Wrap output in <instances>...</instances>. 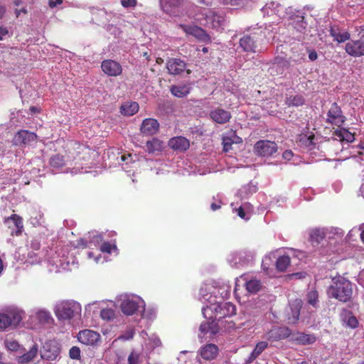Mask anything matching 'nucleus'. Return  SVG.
<instances>
[{"label": "nucleus", "instance_id": "nucleus-8", "mask_svg": "<svg viewBox=\"0 0 364 364\" xmlns=\"http://www.w3.org/2000/svg\"><path fill=\"white\" fill-rule=\"evenodd\" d=\"M345 120L346 117L343 115L341 107L336 102H333L327 113L326 122L339 127Z\"/></svg>", "mask_w": 364, "mask_h": 364}, {"label": "nucleus", "instance_id": "nucleus-62", "mask_svg": "<svg viewBox=\"0 0 364 364\" xmlns=\"http://www.w3.org/2000/svg\"><path fill=\"white\" fill-rule=\"evenodd\" d=\"M360 238H361V240L363 241V242H364V230L362 231V232L360 234Z\"/></svg>", "mask_w": 364, "mask_h": 364}, {"label": "nucleus", "instance_id": "nucleus-7", "mask_svg": "<svg viewBox=\"0 0 364 364\" xmlns=\"http://www.w3.org/2000/svg\"><path fill=\"white\" fill-rule=\"evenodd\" d=\"M259 36L256 32L244 35L240 39V46L245 52L255 53Z\"/></svg>", "mask_w": 364, "mask_h": 364}, {"label": "nucleus", "instance_id": "nucleus-6", "mask_svg": "<svg viewBox=\"0 0 364 364\" xmlns=\"http://www.w3.org/2000/svg\"><path fill=\"white\" fill-rule=\"evenodd\" d=\"M179 27L187 35L195 37L197 40L204 43H210L211 41L210 36L202 28L196 25L179 24Z\"/></svg>", "mask_w": 364, "mask_h": 364}, {"label": "nucleus", "instance_id": "nucleus-46", "mask_svg": "<svg viewBox=\"0 0 364 364\" xmlns=\"http://www.w3.org/2000/svg\"><path fill=\"white\" fill-rule=\"evenodd\" d=\"M300 315V309H296L295 310L292 311V316L289 318V323L294 324L296 323L299 318Z\"/></svg>", "mask_w": 364, "mask_h": 364}, {"label": "nucleus", "instance_id": "nucleus-59", "mask_svg": "<svg viewBox=\"0 0 364 364\" xmlns=\"http://www.w3.org/2000/svg\"><path fill=\"white\" fill-rule=\"evenodd\" d=\"M79 245H82L84 247H87V242L85 241L83 239H81L80 241H79Z\"/></svg>", "mask_w": 364, "mask_h": 364}, {"label": "nucleus", "instance_id": "nucleus-51", "mask_svg": "<svg viewBox=\"0 0 364 364\" xmlns=\"http://www.w3.org/2000/svg\"><path fill=\"white\" fill-rule=\"evenodd\" d=\"M63 3V0H48V5L50 8H54Z\"/></svg>", "mask_w": 364, "mask_h": 364}, {"label": "nucleus", "instance_id": "nucleus-18", "mask_svg": "<svg viewBox=\"0 0 364 364\" xmlns=\"http://www.w3.org/2000/svg\"><path fill=\"white\" fill-rule=\"evenodd\" d=\"M220 308V302L210 303L202 309V313L205 318L208 320H220L218 315Z\"/></svg>", "mask_w": 364, "mask_h": 364}, {"label": "nucleus", "instance_id": "nucleus-38", "mask_svg": "<svg viewBox=\"0 0 364 364\" xmlns=\"http://www.w3.org/2000/svg\"><path fill=\"white\" fill-rule=\"evenodd\" d=\"M308 303L312 305L314 307H316L318 303V293L316 290H311L307 294Z\"/></svg>", "mask_w": 364, "mask_h": 364}, {"label": "nucleus", "instance_id": "nucleus-17", "mask_svg": "<svg viewBox=\"0 0 364 364\" xmlns=\"http://www.w3.org/2000/svg\"><path fill=\"white\" fill-rule=\"evenodd\" d=\"M159 123L153 118H147L143 120L141 125V132L146 135H153L158 132Z\"/></svg>", "mask_w": 364, "mask_h": 364}, {"label": "nucleus", "instance_id": "nucleus-16", "mask_svg": "<svg viewBox=\"0 0 364 364\" xmlns=\"http://www.w3.org/2000/svg\"><path fill=\"white\" fill-rule=\"evenodd\" d=\"M200 355L205 360H212L217 358L219 353L218 346L213 343H208L200 348Z\"/></svg>", "mask_w": 364, "mask_h": 364}, {"label": "nucleus", "instance_id": "nucleus-47", "mask_svg": "<svg viewBox=\"0 0 364 364\" xmlns=\"http://www.w3.org/2000/svg\"><path fill=\"white\" fill-rule=\"evenodd\" d=\"M38 318L41 321L48 322L50 319V316L48 312L41 311L38 313Z\"/></svg>", "mask_w": 364, "mask_h": 364}, {"label": "nucleus", "instance_id": "nucleus-2", "mask_svg": "<svg viewBox=\"0 0 364 364\" xmlns=\"http://www.w3.org/2000/svg\"><path fill=\"white\" fill-rule=\"evenodd\" d=\"M80 310V304L77 302L63 301L55 306V313L58 319H70Z\"/></svg>", "mask_w": 364, "mask_h": 364}, {"label": "nucleus", "instance_id": "nucleus-14", "mask_svg": "<svg viewBox=\"0 0 364 364\" xmlns=\"http://www.w3.org/2000/svg\"><path fill=\"white\" fill-rule=\"evenodd\" d=\"M346 52L353 57L364 55V41L361 38L356 41H350L346 44Z\"/></svg>", "mask_w": 364, "mask_h": 364}, {"label": "nucleus", "instance_id": "nucleus-49", "mask_svg": "<svg viewBox=\"0 0 364 364\" xmlns=\"http://www.w3.org/2000/svg\"><path fill=\"white\" fill-rule=\"evenodd\" d=\"M235 211L237 212L238 216L242 219H244L245 220H249V218H246V213L245 212L243 207L240 206L238 208H235Z\"/></svg>", "mask_w": 364, "mask_h": 364}, {"label": "nucleus", "instance_id": "nucleus-50", "mask_svg": "<svg viewBox=\"0 0 364 364\" xmlns=\"http://www.w3.org/2000/svg\"><path fill=\"white\" fill-rule=\"evenodd\" d=\"M294 156V153L291 150L287 149L284 151L282 154V158L285 160L289 161Z\"/></svg>", "mask_w": 364, "mask_h": 364}, {"label": "nucleus", "instance_id": "nucleus-15", "mask_svg": "<svg viewBox=\"0 0 364 364\" xmlns=\"http://www.w3.org/2000/svg\"><path fill=\"white\" fill-rule=\"evenodd\" d=\"M185 0H161V6L164 12L170 15L177 16L178 9Z\"/></svg>", "mask_w": 364, "mask_h": 364}, {"label": "nucleus", "instance_id": "nucleus-21", "mask_svg": "<svg viewBox=\"0 0 364 364\" xmlns=\"http://www.w3.org/2000/svg\"><path fill=\"white\" fill-rule=\"evenodd\" d=\"M329 31L333 40L338 43L346 42L350 38V35L348 31L341 29L339 26L336 25L332 26Z\"/></svg>", "mask_w": 364, "mask_h": 364}, {"label": "nucleus", "instance_id": "nucleus-52", "mask_svg": "<svg viewBox=\"0 0 364 364\" xmlns=\"http://www.w3.org/2000/svg\"><path fill=\"white\" fill-rule=\"evenodd\" d=\"M9 33V31L6 27L0 26V41Z\"/></svg>", "mask_w": 364, "mask_h": 364}, {"label": "nucleus", "instance_id": "nucleus-1", "mask_svg": "<svg viewBox=\"0 0 364 364\" xmlns=\"http://www.w3.org/2000/svg\"><path fill=\"white\" fill-rule=\"evenodd\" d=\"M329 298H333L341 302L350 301L353 295L352 283L346 278L338 276L333 279L332 284L327 289Z\"/></svg>", "mask_w": 364, "mask_h": 364}, {"label": "nucleus", "instance_id": "nucleus-24", "mask_svg": "<svg viewBox=\"0 0 364 364\" xmlns=\"http://www.w3.org/2000/svg\"><path fill=\"white\" fill-rule=\"evenodd\" d=\"M326 237V232L322 228H314L309 232V240L315 246L321 243Z\"/></svg>", "mask_w": 364, "mask_h": 364}, {"label": "nucleus", "instance_id": "nucleus-12", "mask_svg": "<svg viewBox=\"0 0 364 364\" xmlns=\"http://www.w3.org/2000/svg\"><path fill=\"white\" fill-rule=\"evenodd\" d=\"M78 341L87 346H93L100 339V335L97 332L85 329L80 331L77 334Z\"/></svg>", "mask_w": 364, "mask_h": 364}, {"label": "nucleus", "instance_id": "nucleus-28", "mask_svg": "<svg viewBox=\"0 0 364 364\" xmlns=\"http://www.w3.org/2000/svg\"><path fill=\"white\" fill-rule=\"evenodd\" d=\"M171 93L179 98L186 97L191 92V87L188 85H174L170 88Z\"/></svg>", "mask_w": 364, "mask_h": 364}, {"label": "nucleus", "instance_id": "nucleus-32", "mask_svg": "<svg viewBox=\"0 0 364 364\" xmlns=\"http://www.w3.org/2000/svg\"><path fill=\"white\" fill-rule=\"evenodd\" d=\"M146 151L149 154L161 151L163 149V142L157 138H153L146 143Z\"/></svg>", "mask_w": 364, "mask_h": 364}, {"label": "nucleus", "instance_id": "nucleus-36", "mask_svg": "<svg viewBox=\"0 0 364 364\" xmlns=\"http://www.w3.org/2000/svg\"><path fill=\"white\" fill-rule=\"evenodd\" d=\"M77 148V157L79 161H84L89 158L90 149L84 144H75Z\"/></svg>", "mask_w": 364, "mask_h": 364}, {"label": "nucleus", "instance_id": "nucleus-61", "mask_svg": "<svg viewBox=\"0 0 364 364\" xmlns=\"http://www.w3.org/2000/svg\"><path fill=\"white\" fill-rule=\"evenodd\" d=\"M14 4H15L16 6H19V5L21 4V0H15V1H14Z\"/></svg>", "mask_w": 364, "mask_h": 364}, {"label": "nucleus", "instance_id": "nucleus-33", "mask_svg": "<svg viewBox=\"0 0 364 364\" xmlns=\"http://www.w3.org/2000/svg\"><path fill=\"white\" fill-rule=\"evenodd\" d=\"M139 108L137 102H127L122 105L121 113L126 116H132L139 111Z\"/></svg>", "mask_w": 364, "mask_h": 364}, {"label": "nucleus", "instance_id": "nucleus-42", "mask_svg": "<svg viewBox=\"0 0 364 364\" xmlns=\"http://www.w3.org/2000/svg\"><path fill=\"white\" fill-rule=\"evenodd\" d=\"M100 316L104 320L109 321L114 317V311L111 309H103L101 310Z\"/></svg>", "mask_w": 364, "mask_h": 364}, {"label": "nucleus", "instance_id": "nucleus-43", "mask_svg": "<svg viewBox=\"0 0 364 364\" xmlns=\"http://www.w3.org/2000/svg\"><path fill=\"white\" fill-rule=\"evenodd\" d=\"M234 142V140L231 137L224 136L223 138V151L228 152L232 149V145Z\"/></svg>", "mask_w": 364, "mask_h": 364}, {"label": "nucleus", "instance_id": "nucleus-20", "mask_svg": "<svg viewBox=\"0 0 364 364\" xmlns=\"http://www.w3.org/2000/svg\"><path fill=\"white\" fill-rule=\"evenodd\" d=\"M168 146L173 150L185 151L189 148L190 142L183 136H176L169 140Z\"/></svg>", "mask_w": 364, "mask_h": 364}, {"label": "nucleus", "instance_id": "nucleus-44", "mask_svg": "<svg viewBox=\"0 0 364 364\" xmlns=\"http://www.w3.org/2000/svg\"><path fill=\"white\" fill-rule=\"evenodd\" d=\"M139 360V353L132 351L128 357L129 364H138Z\"/></svg>", "mask_w": 364, "mask_h": 364}, {"label": "nucleus", "instance_id": "nucleus-23", "mask_svg": "<svg viewBox=\"0 0 364 364\" xmlns=\"http://www.w3.org/2000/svg\"><path fill=\"white\" fill-rule=\"evenodd\" d=\"M236 314L235 306L230 302H222L220 303V308L219 311V319H222L225 317H229Z\"/></svg>", "mask_w": 364, "mask_h": 364}, {"label": "nucleus", "instance_id": "nucleus-48", "mask_svg": "<svg viewBox=\"0 0 364 364\" xmlns=\"http://www.w3.org/2000/svg\"><path fill=\"white\" fill-rule=\"evenodd\" d=\"M121 4L124 8L134 7L136 4V0H121Z\"/></svg>", "mask_w": 364, "mask_h": 364}, {"label": "nucleus", "instance_id": "nucleus-13", "mask_svg": "<svg viewBox=\"0 0 364 364\" xmlns=\"http://www.w3.org/2000/svg\"><path fill=\"white\" fill-rule=\"evenodd\" d=\"M166 68L168 73L171 75H179L184 70L186 71L187 74H191V70H186V63L179 58L169 59L166 63Z\"/></svg>", "mask_w": 364, "mask_h": 364}, {"label": "nucleus", "instance_id": "nucleus-30", "mask_svg": "<svg viewBox=\"0 0 364 364\" xmlns=\"http://www.w3.org/2000/svg\"><path fill=\"white\" fill-rule=\"evenodd\" d=\"M11 221L13 223L14 226L16 228L15 235L17 236L20 235L23 230L22 218L16 214H13L10 217L5 219L6 223H9ZM11 235H14V232H11Z\"/></svg>", "mask_w": 364, "mask_h": 364}, {"label": "nucleus", "instance_id": "nucleus-40", "mask_svg": "<svg viewBox=\"0 0 364 364\" xmlns=\"http://www.w3.org/2000/svg\"><path fill=\"white\" fill-rule=\"evenodd\" d=\"M100 250L102 252L110 254L113 251H117V247L115 244H111L109 242H105L101 245Z\"/></svg>", "mask_w": 364, "mask_h": 364}, {"label": "nucleus", "instance_id": "nucleus-25", "mask_svg": "<svg viewBox=\"0 0 364 364\" xmlns=\"http://www.w3.org/2000/svg\"><path fill=\"white\" fill-rule=\"evenodd\" d=\"M199 331L203 336L208 333L212 335H215L218 331V324L214 320L204 321L201 323Z\"/></svg>", "mask_w": 364, "mask_h": 364}, {"label": "nucleus", "instance_id": "nucleus-9", "mask_svg": "<svg viewBox=\"0 0 364 364\" xmlns=\"http://www.w3.org/2000/svg\"><path fill=\"white\" fill-rule=\"evenodd\" d=\"M101 68L105 74L110 77L119 76L122 73L121 64L110 59L103 60L101 63Z\"/></svg>", "mask_w": 364, "mask_h": 364}, {"label": "nucleus", "instance_id": "nucleus-53", "mask_svg": "<svg viewBox=\"0 0 364 364\" xmlns=\"http://www.w3.org/2000/svg\"><path fill=\"white\" fill-rule=\"evenodd\" d=\"M317 58H318L317 53L314 50L309 51V58L310 59V60L314 61L317 59Z\"/></svg>", "mask_w": 364, "mask_h": 364}, {"label": "nucleus", "instance_id": "nucleus-39", "mask_svg": "<svg viewBox=\"0 0 364 364\" xmlns=\"http://www.w3.org/2000/svg\"><path fill=\"white\" fill-rule=\"evenodd\" d=\"M38 348L33 346L28 352L23 354L21 357V360L22 363L29 362L32 360L37 355Z\"/></svg>", "mask_w": 364, "mask_h": 364}, {"label": "nucleus", "instance_id": "nucleus-64", "mask_svg": "<svg viewBox=\"0 0 364 364\" xmlns=\"http://www.w3.org/2000/svg\"><path fill=\"white\" fill-rule=\"evenodd\" d=\"M297 364H309V363L307 361H306V360H303V361H301L300 363H298Z\"/></svg>", "mask_w": 364, "mask_h": 364}, {"label": "nucleus", "instance_id": "nucleus-27", "mask_svg": "<svg viewBox=\"0 0 364 364\" xmlns=\"http://www.w3.org/2000/svg\"><path fill=\"white\" fill-rule=\"evenodd\" d=\"M138 308V303L132 299H124L121 304L122 312L128 316L133 315Z\"/></svg>", "mask_w": 364, "mask_h": 364}, {"label": "nucleus", "instance_id": "nucleus-22", "mask_svg": "<svg viewBox=\"0 0 364 364\" xmlns=\"http://www.w3.org/2000/svg\"><path fill=\"white\" fill-rule=\"evenodd\" d=\"M291 340L299 345H309L315 343L316 338L311 334L298 332L292 335Z\"/></svg>", "mask_w": 364, "mask_h": 364}, {"label": "nucleus", "instance_id": "nucleus-19", "mask_svg": "<svg viewBox=\"0 0 364 364\" xmlns=\"http://www.w3.org/2000/svg\"><path fill=\"white\" fill-rule=\"evenodd\" d=\"M211 119L216 123L225 124L230 121L231 114L229 111L217 108L210 112Z\"/></svg>", "mask_w": 364, "mask_h": 364}, {"label": "nucleus", "instance_id": "nucleus-60", "mask_svg": "<svg viewBox=\"0 0 364 364\" xmlns=\"http://www.w3.org/2000/svg\"><path fill=\"white\" fill-rule=\"evenodd\" d=\"M127 157H131V154H128L127 156L126 155H122L121 156V159H122V161H125Z\"/></svg>", "mask_w": 364, "mask_h": 364}, {"label": "nucleus", "instance_id": "nucleus-26", "mask_svg": "<svg viewBox=\"0 0 364 364\" xmlns=\"http://www.w3.org/2000/svg\"><path fill=\"white\" fill-rule=\"evenodd\" d=\"M60 353V349L54 346L51 349V343H46L43 347L42 357L48 360H55Z\"/></svg>", "mask_w": 364, "mask_h": 364}, {"label": "nucleus", "instance_id": "nucleus-10", "mask_svg": "<svg viewBox=\"0 0 364 364\" xmlns=\"http://www.w3.org/2000/svg\"><path fill=\"white\" fill-rule=\"evenodd\" d=\"M291 331L289 328L285 326H277L270 329L266 333V338L269 341H277L289 337Z\"/></svg>", "mask_w": 364, "mask_h": 364}, {"label": "nucleus", "instance_id": "nucleus-41", "mask_svg": "<svg viewBox=\"0 0 364 364\" xmlns=\"http://www.w3.org/2000/svg\"><path fill=\"white\" fill-rule=\"evenodd\" d=\"M346 325L350 327L351 328H355L356 327H358V321L357 318L355 316L352 315L351 312L348 313V316L346 318Z\"/></svg>", "mask_w": 364, "mask_h": 364}, {"label": "nucleus", "instance_id": "nucleus-57", "mask_svg": "<svg viewBox=\"0 0 364 364\" xmlns=\"http://www.w3.org/2000/svg\"><path fill=\"white\" fill-rule=\"evenodd\" d=\"M221 207V205L220 204H217L215 203H213L211 205H210V208L211 209L215 211V210H217L218 209H220Z\"/></svg>", "mask_w": 364, "mask_h": 364}, {"label": "nucleus", "instance_id": "nucleus-37", "mask_svg": "<svg viewBox=\"0 0 364 364\" xmlns=\"http://www.w3.org/2000/svg\"><path fill=\"white\" fill-rule=\"evenodd\" d=\"M49 164L55 168H60L65 165L64 156L59 154L52 156L49 160Z\"/></svg>", "mask_w": 364, "mask_h": 364}, {"label": "nucleus", "instance_id": "nucleus-31", "mask_svg": "<svg viewBox=\"0 0 364 364\" xmlns=\"http://www.w3.org/2000/svg\"><path fill=\"white\" fill-rule=\"evenodd\" d=\"M268 343L266 341L258 342L247 360V363H252L267 348Z\"/></svg>", "mask_w": 364, "mask_h": 364}, {"label": "nucleus", "instance_id": "nucleus-58", "mask_svg": "<svg viewBox=\"0 0 364 364\" xmlns=\"http://www.w3.org/2000/svg\"><path fill=\"white\" fill-rule=\"evenodd\" d=\"M6 12V8L4 6L0 5V18H2Z\"/></svg>", "mask_w": 364, "mask_h": 364}, {"label": "nucleus", "instance_id": "nucleus-5", "mask_svg": "<svg viewBox=\"0 0 364 364\" xmlns=\"http://www.w3.org/2000/svg\"><path fill=\"white\" fill-rule=\"evenodd\" d=\"M21 319L20 312L16 310L0 314V331H4L11 326H16Z\"/></svg>", "mask_w": 364, "mask_h": 364}, {"label": "nucleus", "instance_id": "nucleus-4", "mask_svg": "<svg viewBox=\"0 0 364 364\" xmlns=\"http://www.w3.org/2000/svg\"><path fill=\"white\" fill-rule=\"evenodd\" d=\"M278 150V146L274 141L269 140H259L254 146L255 153L259 156L269 157L275 154Z\"/></svg>", "mask_w": 364, "mask_h": 364}, {"label": "nucleus", "instance_id": "nucleus-11", "mask_svg": "<svg viewBox=\"0 0 364 364\" xmlns=\"http://www.w3.org/2000/svg\"><path fill=\"white\" fill-rule=\"evenodd\" d=\"M37 139V135L28 130H20L14 136L13 143L16 146L29 144Z\"/></svg>", "mask_w": 364, "mask_h": 364}, {"label": "nucleus", "instance_id": "nucleus-29", "mask_svg": "<svg viewBox=\"0 0 364 364\" xmlns=\"http://www.w3.org/2000/svg\"><path fill=\"white\" fill-rule=\"evenodd\" d=\"M245 287L248 293L255 294L260 291L262 288V282L259 279L256 278H251L249 279L245 278Z\"/></svg>", "mask_w": 364, "mask_h": 364}, {"label": "nucleus", "instance_id": "nucleus-55", "mask_svg": "<svg viewBox=\"0 0 364 364\" xmlns=\"http://www.w3.org/2000/svg\"><path fill=\"white\" fill-rule=\"evenodd\" d=\"M29 110L32 113H40L41 112V109L37 107H35V106L30 107Z\"/></svg>", "mask_w": 364, "mask_h": 364}, {"label": "nucleus", "instance_id": "nucleus-63", "mask_svg": "<svg viewBox=\"0 0 364 364\" xmlns=\"http://www.w3.org/2000/svg\"><path fill=\"white\" fill-rule=\"evenodd\" d=\"M202 51H203L204 53H208V48H206V47H203V48H202Z\"/></svg>", "mask_w": 364, "mask_h": 364}, {"label": "nucleus", "instance_id": "nucleus-34", "mask_svg": "<svg viewBox=\"0 0 364 364\" xmlns=\"http://www.w3.org/2000/svg\"><path fill=\"white\" fill-rule=\"evenodd\" d=\"M305 99L301 95H290L286 97L285 104L288 107H299L304 105Z\"/></svg>", "mask_w": 364, "mask_h": 364}, {"label": "nucleus", "instance_id": "nucleus-56", "mask_svg": "<svg viewBox=\"0 0 364 364\" xmlns=\"http://www.w3.org/2000/svg\"><path fill=\"white\" fill-rule=\"evenodd\" d=\"M357 31H358L359 34L360 35V38L364 41V26H360V29H357Z\"/></svg>", "mask_w": 364, "mask_h": 364}, {"label": "nucleus", "instance_id": "nucleus-3", "mask_svg": "<svg viewBox=\"0 0 364 364\" xmlns=\"http://www.w3.org/2000/svg\"><path fill=\"white\" fill-rule=\"evenodd\" d=\"M296 143L301 149L306 151H312L317 148V139L315 134L309 130L298 134Z\"/></svg>", "mask_w": 364, "mask_h": 364}, {"label": "nucleus", "instance_id": "nucleus-35", "mask_svg": "<svg viewBox=\"0 0 364 364\" xmlns=\"http://www.w3.org/2000/svg\"><path fill=\"white\" fill-rule=\"evenodd\" d=\"M291 259L288 255L280 256L276 262V268L279 272H285L290 265Z\"/></svg>", "mask_w": 364, "mask_h": 364}, {"label": "nucleus", "instance_id": "nucleus-45", "mask_svg": "<svg viewBox=\"0 0 364 364\" xmlns=\"http://www.w3.org/2000/svg\"><path fill=\"white\" fill-rule=\"evenodd\" d=\"M70 357L72 359H78L80 356V350L77 346H73L70 349L69 351Z\"/></svg>", "mask_w": 364, "mask_h": 364}, {"label": "nucleus", "instance_id": "nucleus-54", "mask_svg": "<svg viewBox=\"0 0 364 364\" xmlns=\"http://www.w3.org/2000/svg\"><path fill=\"white\" fill-rule=\"evenodd\" d=\"M18 346V343H16L15 341L9 342L7 343V347L9 349L13 350H16Z\"/></svg>", "mask_w": 364, "mask_h": 364}]
</instances>
